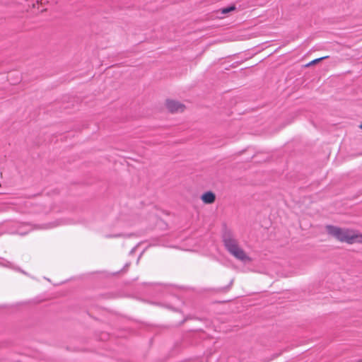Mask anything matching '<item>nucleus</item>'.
<instances>
[{"instance_id":"6","label":"nucleus","mask_w":362,"mask_h":362,"mask_svg":"<svg viewBox=\"0 0 362 362\" xmlns=\"http://www.w3.org/2000/svg\"><path fill=\"white\" fill-rule=\"evenodd\" d=\"M235 6L234 5H232L227 8H223L217 11L218 13H221L222 14H227L231 11H233L235 10Z\"/></svg>"},{"instance_id":"1","label":"nucleus","mask_w":362,"mask_h":362,"mask_svg":"<svg viewBox=\"0 0 362 362\" xmlns=\"http://www.w3.org/2000/svg\"><path fill=\"white\" fill-rule=\"evenodd\" d=\"M224 245L228 252L235 258L241 261L251 260L245 251L239 246L237 240L232 238H227L224 240Z\"/></svg>"},{"instance_id":"5","label":"nucleus","mask_w":362,"mask_h":362,"mask_svg":"<svg viewBox=\"0 0 362 362\" xmlns=\"http://www.w3.org/2000/svg\"><path fill=\"white\" fill-rule=\"evenodd\" d=\"M354 243L362 244V233L351 229L348 244L351 245Z\"/></svg>"},{"instance_id":"2","label":"nucleus","mask_w":362,"mask_h":362,"mask_svg":"<svg viewBox=\"0 0 362 362\" xmlns=\"http://www.w3.org/2000/svg\"><path fill=\"white\" fill-rule=\"evenodd\" d=\"M325 229L329 235L334 237L337 240L349 243L351 229L339 228L332 225L326 226Z\"/></svg>"},{"instance_id":"4","label":"nucleus","mask_w":362,"mask_h":362,"mask_svg":"<svg viewBox=\"0 0 362 362\" xmlns=\"http://www.w3.org/2000/svg\"><path fill=\"white\" fill-rule=\"evenodd\" d=\"M201 200L205 204H211L216 201V194L211 191L206 192L201 196Z\"/></svg>"},{"instance_id":"7","label":"nucleus","mask_w":362,"mask_h":362,"mask_svg":"<svg viewBox=\"0 0 362 362\" xmlns=\"http://www.w3.org/2000/svg\"><path fill=\"white\" fill-rule=\"evenodd\" d=\"M328 57L327 56H325V57H320V58H318V59H315L311 62H310L308 64H307L305 65V66H310L311 65H314L318 62H320V61H322V59H327Z\"/></svg>"},{"instance_id":"3","label":"nucleus","mask_w":362,"mask_h":362,"mask_svg":"<svg viewBox=\"0 0 362 362\" xmlns=\"http://www.w3.org/2000/svg\"><path fill=\"white\" fill-rule=\"evenodd\" d=\"M163 108L168 113L175 115L185 112L187 106L178 100L168 98L163 102Z\"/></svg>"},{"instance_id":"8","label":"nucleus","mask_w":362,"mask_h":362,"mask_svg":"<svg viewBox=\"0 0 362 362\" xmlns=\"http://www.w3.org/2000/svg\"><path fill=\"white\" fill-rule=\"evenodd\" d=\"M359 127H360V129H362V122H361V124L359 125Z\"/></svg>"}]
</instances>
